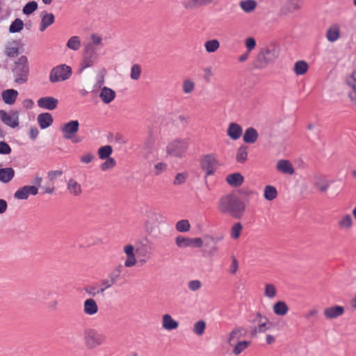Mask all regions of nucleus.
<instances>
[{
	"mask_svg": "<svg viewBox=\"0 0 356 356\" xmlns=\"http://www.w3.org/2000/svg\"><path fill=\"white\" fill-rule=\"evenodd\" d=\"M273 312L276 315L285 316L289 312V307L284 301H278L273 305Z\"/></svg>",
	"mask_w": 356,
	"mask_h": 356,
	"instance_id": "nucleus-37",
	"label": "nucleus"
},
{
	"mask_svg": "<svg viewBox=\"0 0 356 356\" xmlns=\"http://www.w3.org/2000/svg\"><path fill=\"white\" fill-rule=\"evenodd\" d=\"M42 190L44 194H53L56 190L54 183L49 181V182L46 183V184L42 187Z\"/></svg>",
	"mask_w": 356,
	"mask_h": 356,
	"instance_id": "nucleus-60",
	"label": "nucleus"
},
{
	"mask_svg": "<svg viewBox=\"0 0 356 356\" xmlns=\"http://www.w3.org/2000/svg\"><path fill=\"white\" fill-rule=\"evenodd\" d=\"M39 126L44 129L50 127L53 123V117L49 113H43L38 115L37 118Z\"/></svg>",
	"mask_w": 356,
	"mask_h": 356,
	"instance_id": "nucleus-26",
	"label": "nucleus"
},
{
	"mask_svg": "<svg viewBox=\"0 0 356 356\" xmlns=\"http://www.w3.org/2000/svg\"><path fill=\"white\" fill-rule=\"evenodd\" d=\"M248 334V330L243 327H236L229 333L227 338V343L229 346L241 337H245Z\"/></svg>",
	"mask_w": 356,
	"mask_h": 356,
	"instance_id": "nucleus-17",
	"label": "nucleus"
},
{
	"mask_svg": "<svg viewBox=\"0 0 356 356\" xmlns=\"http://www.w3.org/2000/svg\"><path fill=\"white\" fill-rule=\"evenodd\" d=\"M115 284V283H114V282L108 277L101 281L100 289H103L104 293L106 289L111 288Z\"/></svg>",
	"mask_w": 356,
	"mask_h": 356,
	"instance_id": "nucleus-57",
	"label": "nucleus"
},
{
	"mask_svg": "<svg viewBox=\"0 0 356 356\" xmlns=\"http://www.w3.org/2000/svg\"><path fill=\"white\" fill-rule=\"evenodd\" d=\"M162 326L164 330H172L178 327L179 323L170 314H164L162 316Z\"/></svg>",
	"mask_w": 356,
	"mask_h": 356,
	"instance_id": "nucleus-31",
	"label": "nucleus"
},
{
	"mask_svg": "<svg viewBox=\"0 0 356 356\" xmlns=\"http://www.w3.org/2000/svg\"><path fill=\"white\" fill-rule=\"evenodd\" d=\"M278 56V52L275 47H264L259 52L254 66L258 69H263L273 62Z\"/></svg>",
	"mask_w": 356,
	"mask_h": 356,
	"instance_id": "nucleus-4",
	"label": "nucleus"
},
{
	"mask_svg": "<svg viewBox=\"0 0 356 356\" xmlns=\"http://www.w3.org/2000/svg\"><path fill=\"white\" fill-rule=\"evenodd\" d=\"M303 0H285L280 10L282 17L291 16L298 12L302 8Z\"/></svg>",
	"mask_w": 356,
	"mask_h": 356,
	"instance_id": "nucleus-8",
	"label": "nucleus"
},
{
	"mask_svg": "<svg viewBox=\"0 0 356 356\" xmlns=\"http://www.w3.org/2000/svg\"><path fill=\"white\" fill-rule=\"evenodd\" d=\"M344 307L340 305H334L327 307L323 311V314L327 319L332 320L344 314Z\"/></svg>",
	"mask_w": 356,
	"mask_h": 356,
	"instance_id": "nucleus-16",
	"label": "nucleus"
},
{
	"mask_svg": "<svg viewBox=\"0 0 356 356\" xmlns=\"http://www.w3.org/2000/svg\"><path fill=\"white\" fill-rule=\"evenodd\" d=\"M271 327V323L267 318V321L264 320H260L257 323V326L254 327L250 332V336L252 337H256L258 333H264Z\"/></svg>",
	"mask_w": 356,
	"mask_h": 356,
	"instance_id": "nucleus-20",
	"label": "nucleus"
},
{
	"mask_svg": "<svg viewBox=\"0 0 356 356\" xmlns=\"http://www.w3.org/2000/svg\"><path fill=\"white\" fill-rule=\"evenodd\" d=\"M106 161L101 165V169L104 171L111 169L116 165V161L113 158H107Z\"/></svg>",
	"mask_w": 356,
	"mask_h": 356,
	"instance_id": "nucleus-55",
	"label": "nucleus"
},
{
	"mask_svg": "<svg viewBox=\"0 0 356 356\" xmlns=\"http://www.w3.org/2000/svg\"><path fill=\"white\" fill-rule=\"evenodd\" d=\"M140 154L149 163H152L159 159L156 138L152 132H149L143 139V141L140 146Z\"/></svg>",
	"mask_w": 356,
	"mask_h": 356,
	"instance_id": "nucleus-2",
	"label": "nucleus"
},
{
	"mask_svg": "<svg viewBox=\"0 0 356 356\" xmlns=\"http://www.w3.org/2000/svg\"><path fill=\"white\" fill-rule=\"evenodd\" d=\"M141 67L138 64H134L131 67L130 76L133 80H138L140 77Z\"/></svg>",
	"mask_w": 356,
	"mask_h": 356,
	"instance_id": "nucleus-53",
	"label": "nucleus"
},
{
	"mask_svg": "<svg viewBox=\"0 0 356 356\" xmlns=\"http://www.w3.org/2000/svg\"><path fill=\"white\" fill-rule=\"evenodd\" d=\"M175 228L179 232H186L190 230L191 225L188 220H181L176 223Z\"/></svg>",
	"mask_w": 356,
	"mask_h": 356,
	"instance_id": "nucleus-46",
	"label": "nucleus"
},
{
	"mask_svg": "<svg viewBox=\"0 0 356 356\" xmlns=\"http://www.w3.org/2000/svg\"><path fill=\"white\" fill-rule=\"evenodd\" d=\"M20 42L13 41L8 42L6 47V53L9 57H16L19 55Z\"/></svg>",
	"mask_w": 356,
	"mask_h": 356,
	"instance_id": "nucleus-33",
	"label": "nucleus"
},
{
	"mask_svg": "<svg viewBox=\"0 0 356 356\" xmlns=\"http://www.w3.org/2000/svg\"><path fill=\"white\" fill-rule=\"evenodd\" d=\"M188 148L187 139L177 138L170 142L166 146V154L170 156L181 158Z\"/></svg>",
	"mask_w": 356,
	"mask_h": 356,
	"instance_id": "nucleus-5",
	"label": "nucleus"
},
{
	"mask_svg": "<svg viewBox=\"0 0 356 356\" xmlns=\"http://www.w3.org/2000/svg\"><path fill=\"white\" fill-rule=\"evenodd\" d=\"M124 270V266L121 264H118L108 274V277L112 280L114 283H117L122 279V273Z\"/></svg>",
	"mask_w": 356,
	"mask_h": 356,
	"instance_id": "nucleus-36",
	"label": "nucleus"
},
{
	"mask_svg": "<svg viewBox=\"0 0 356 356\" xmlns=\"http://www.w3.org/2000/svg\"><path fill=\"white\" fill-rule=\"evenodd\" d=\"M276 168L278 171L286 175H293L295 172L291 163L288 160L282 159L277 161Z\"/></svg>",
	"mask_w": 356,
	"mask_h": 356,
	"instance_id": "nucleus-22",
	"label": "nucleus"
},
{
	"mask_svg": "<svg viewBox=\"0 0 356 356\" xmlns=\"http://www.w3.org/2000/svg\"><path fill=\"white\" fill-rule=\"evenodd\" d=\"M147 217H148L147 220H149L153 223H154V222L160 223L161 220L162 218V216L160 213H156L155 211H149L148 213Z\"/></svg>",
	"mask_w": 356,
	"mask_h": 356,
	"instance_id": "nucleus-59",
	"label": "nucleus"
},
{
	"mask_svg": "<svg viewBox=\"0 0 356 356\" xmlns=\"http://www.w3.org/2000/svg\"><path fill=\"white\" fill-rule=\"evenodd\" d=\"M99 310L98 305L93 298H88L83 302V312L88 316L95 315Z\"/></svg>",
	"mask_w": 356,
	"mask_h": 356,
	"instance_id": "nucleus-21",
	"label": "nucleus"
},
{
	"mask_svg": "<svg viewBox=\"0 0 356 356\" xmlns=\"http://www.w3.org/2000/svg\"><path fill=\"white\" fill-rule=\"evenodd\" d=\"M309 68L307 62L304 60H298L294 65V72L297 75H303L306 74Z\"/></svg>",
	"mask_w": 356,
	"mask_h": 356,
	"instance_id": "nucleus-40",
	"label": "nucleus"
},
{
	"mask_svg": "<svg viewBox=\"0 0 356 356\" xmlns=\"http://www.w3.org/2000/svg\"><path fill=\"white\" fill-rule=\"evenodd\" d=\"M63 175V171L62 170H50L47 173V177L49 179V181L51 182L54 183V180L60 176Z\"/></svg>",
	"mask_w": 356,
	"mask_h": 356,
	"instance_id": "nucleus-62",
	"label": "nucleus"
},
{
	"mask_svg": "<svg viewBox=\"0 0 356 356\" xmlns=\"http://www.w3.org/2000/svg\"><path fill=\"white\" fill-rule=\"evenodd\" d=\"M99 97L104 104H109L115 97V92L105 86L102 89Z\"/></svg>",
	"mask_w": 356,
	"mask_h": 356,
	"instance_id": "nucleus-32",
	"label": "nucleus"
},
{
	"mask_svg": "<svg viewBox=\"0 0 356 356\" xmlns=\"http://www.w3.org/2000/svg\"><path fill=\"white\" fill-rule=\"evenodd\" d=\"M195 88L194 83L191 80H186L183 83V91L186 93H191Z\"/></svg>",
	"mask_w": 356,
	"mask_h": 356,
	"instance_id": "nucleus-61",
	"label": "nucleus"
},
{
	"mask_svg": "<svg viewBox=\"0 0 356 356\" xmlns=\"http://www.w3.org/2000/svg\"><path fill=\"white\" fill-rule=\"evenodd\" d=\"M38 188L36 186H24V200L27 199L29 195H36Z\"/></svg>",
	"mask_w": 356,
	"mask_h": 356,
	"instance_id": "nucleus-49",
	"label": "nucleus"
},
{
	"mask_svg": "<svg viewBox=\"0 0 356 356\" xmlns=\"http://www.w3.org/2000/svg\"><path fill=\"white\" fill-rule=\"evenodd\" d=\"M176 245L181 248L187 247L200 248L203 245V240L201 238H188L178 236L175 238Z\"/></svg>",
	"mask_w": 356,
	"mask_h": 356,
	"instance_id": "nucleus-11",
	"label": "nucleus"
},
{
	"mask_svg": "<svg viewBox=\"0 0 356 356\" xmlns=\"http://www.w3.org/2000/svg\"><path fill=\"white\" fill-rule=\"evenodd\" d=\"M243 229V226L241 222H236L234 224V225L232 227L231 229V236L234 239H237L239 238L241 235V232Z\"/></svg>",
	"mask_w": 356,
	"mask_h": 356,
	"instance_id": "nucleus-48",
	"label": "nucleus"
},
{
	"mask_svg": "<svg viewBox=\"0 0 356 356\" xmlns=\"http://www.w3.org/2000/svg\"><path fill=\"white\" fill-rule=\"evenodd\" d=\"M97 47H92L90 44H86L83 53L81 61L82 68H88L93 65L97 58Z\"/></svg>",
	"mask_w": 356,
	"mask_h": 356,
	"instance_id": "nucleus-10",
	"label": "nucleus"
},
{
	"mask_svg": "<svg viewBox=\"0 0 356 356\" xmlns=\"http://www.w3.org/2000/svg\"><path fill=\"white\" fill-rule=\"evenodd\" d=\"M340 38V28L339 24H334L330 26L326 32V38L330 42L337 41Z\"/></svg>",
	"mask_w": 356,
	"mask_h": 356,
	"instance_id": "nucleus-25",
	"label": "nucleus"
},
{
	"mask_svg": "<svg viewBox=\"0 0 356 356\" xmlns=\"http://www.w3.org/2000/svg\"><path fill=\"white\" fill-rule=\"evenodd\" d=\"M41 22L40 24V31L43 32L45 29L51 25L55 21V17L52 13L42 12L41 14Z\"/></svg>",
	"mask_w": 356,
	"mask_h": 356,
	"instance_id": "nucleus-24",
	"label": "nucleus"
},
{
	"mask_svg": "<svg viewBox=\"0 0 356 356\" xmlns=\"http://www.w3.org/2000/svg\"><path fill=\"white\" fill-rule=\"evenodd\" d=\"M188 177V173L186 172H180L177 173L175 176V178L173 181L174 185H181L184 184Z\"/></svg>",
	"mask_w": 356,
	"mask_h": 356,
	"instance_id": "nucleus-56",
	"label": "nucleus"
},
{
	"mask_svg": "<svg viewBox=\"0 0 356 356\" xmlns=\"http://www.w3.org/2000/svg\"><path fill=\"white\" fill-rule=\"evenodd\" d=\"M38 8L36 1H30L24 6V14L30 15Z\"/></svg>",
	"mask_w": 356,
	"mask_h": 356,
	"instance_id": "nucleus-54",
	"label": "nucleus"
},
{
	"mask_svg": "<svg viewBox=\"0 0 356 356\" xmlns=\"http://www.w3.org/2000/svg\"><path fill=\"white\" fill-rule=\"evenodd\" d=\"M330 181L327 179L325 177L321 176L316 178L314 186L321 193H325L330 187Z\"/></svg>",
	"mask_w": 356,
	"mask_h": 356,
	"instance_id": "nucleus-30",
	"label": "nucleus"
},
{
	"mask_svg": "<svg viewBox=\"0 0 356 356\" xmlns=\"http://www.w3.org/2000/svg\"><path fill=\"white\" fill-rule=\"evenodd\" d=\"M22 29V20L17 18L10 26L9 31L10 33H17Z\"/></svg>",
	"mask_w": 356,
	"mask_h": 356,
	"instance_id": "nucleus-52",
	"label": "nucleus"
},
{
	"mask_svg": "<svg viewBox=\"0 0 356 356\" xmlns=\"http://www.w3.org/2000/svg\"><path fill=\"white\" fill-rule=\"evenodd\" d=\"M223 239V236H213L210 235L204 236L203 243L207 250V253L212 256L218 251L217 243Z\"/></svg>",
	"mask_w": 356,
	"mask_h": 356,
	"instance_id": "nucleus-12",
	"label": "nucleus"
},
{
	"mask_svg": "<svg viewBox=\"0 0 356 356\" xmlns=\"http://www.w3.org/2000/svg\"><path fill=\"white\" fill-rule=\"evenodd\" d=\"M250 344V341H238L233 349V353L235 355L241 354L244 350H245Z\"/></svg>",
	"mask_w": 356,
	"mask_h": 356,
	"instance_id": "nucleus-45",
	"label": "nucleus"
},
{
	"mask_svg": "<svg viewBox=\"0 0 356 356\" xmlns=\"http://www.w3.org/2000/svg\"><path fill=\"white\" fill-rule=\"evenodd\" d=\"M226 181L233 187H238L243 183L244 177L241 173L235 172L227 175Z\"/></svg>",
	"mask_w": 356,
	"mask_h": 356,
	"instance_id": "nucleus-29",
	"label": "nucleus"
},
{
	"mask_svg": "<svg viewBox=\"0 0 356 356\" xmlns=\"http://www.w3.org/2000/svg\"><path fill=\"white\" fill-rule=\"evenodd\" d=\"M79 122L78 120H71L67 123L63 124L60 127V131L63 134V137L66 140H71L74 143L81 142V138L76 137V134L79 131Z\"/></svg>",
	"mask_w": 356,
	"mask_h": 356,
	"instance_id": "nucleus-7",
	"label": "nucleus"
},
{
	"mask_svg": "<svg viewBox=\"0 0 356 356\" xmlns=\"http://www.w3.org/2000/svg\"><path fill=\"white\" fill-rule=\"evenodd\" d=\"M0 120L12 128H15L19 125V115L17 112L11 111L8 113L3 110H0Z\"/></svg>",
	"mask_w": 356,
	"mask_h": 356,
	"instance_id": "nucleus-13",
	"label": "nucleus"
},
{
	"mask_svg": "<svg viewBox=\"0 0 356 356\" xmlns=\"http://www.w3.org/2000/svg\"><path fill=\"white\" fill-rule=\"evenodd\" d=\"M264 197L268 201L275 200L277 196V191L275 187L267 185L264 188Z\"/></svg>",
	"mask_w": 356,
	"mask_h": 356,
	"instance_id": "nucleus-41",
	"label": "nucleus"
},
{
	"mask_svg": "<svg viewBox=\"0 0 356 356\" xmlns=\"http://www.w3.org/2000/svg\"><path fill=\"white\" fill-rule=\"evenodd\" d=\"M81 46V39L79 36L71 37L67 42L66 47L73 51H77Z\"/></svg>",
	"mask_w": 356,
	"mask_h": 356,
	"instance_id": "nucleus-39",
	"label": "nucleus"
},
{
	"mask_svg": "<svg viewBox=\"0 0 356 356\" xmlns=\"http://www.w3.org/2000/svg\"><path fill=\"white\" fill-rule=\"evenodd\" d=\"M347 86L351 89L348 92V97L352 104L356 106V70L346 78Z\"/></svg>",
	"mask_w": 356,
	"mask_h": 356,
	"instance_id": "nucleus-14",
	"label": "nucleus"
},
{
	"mask_svg": "<svg viewBox=\"0 0 356 356\" xmlns=\"http://www.w3.org/2000/svg\"><path fill=\"white\" fill-rule=\"evenodd\" d=\"M58 100L53 97H44L38 100V106L44 109L52 111L57 108Z\"/></svg>",
	"mask_w": 356,
	"mask_h": 356,
	"instance_id": "nucleus-15",
	"label": "nucleus"
},
{
	"mask_svg": "<svg viewBox=\"0 0 356 356\" xmlns=\"http://www.w3.org/2000/svg\"><path fill=\"white\" fill-rule=\"evenodd\" d=\"M217 209L222 215L241 219L246 211V204L234 193L222 195L218 200Z\"/></svg>",
	"mask_w": 356,
	"mask_h": 356,
	"instance_id": "nucleus-1",
	"label": "nucleus"
},
{
	"mask_svg": "<svg viewBox=\"0 0 356 356\" xmlns=\"http://www.w3.org/2000/svg\"><path fill=\"white\" fill-rule=\"evenodd\" d=\"M243 129L236 122H231L227 128V134L232 140H238L242 135Z\"/></svg>",
	"mask_w": 356,
	"mask_h": 356,
	"instance_id": "nucleus-19",
	"label": "nucleus"
},
{
	"mask_svg": "<svg viewBox=\"0 0 356 356\" xmlns=\"http://www.w3.org/2000/svg\"><path fill=\"white\" fill-rule=\"evenodd\" d=\"M338 225L341 229H350L353 225V219L349 214H346L341 217L339 220Z\"/></svg>",
	"mask_w": 356,
	"mask_h": 356,
	"instance_id": "nucleus-43",
	"label": "nucleus"
},
{
	"mask_svg": "<svg viewBox=\"0 0 356 356\" xmlns=\"http://www.w3.org/2000/svg\"><path fill=\"white\" fill-rule=\"evenodd\" d=\"M277 294L275 286L272 284H266L265 286L264 295L269 298H273Z\"/></svg>",
	"mask_w": 356,
	"mask_h": 356,
	"instance_id": "nucleus-50",
	"label": "nucleus"
},
{
	"mask_svg": "<svg viewBox=\"0 0 356 356\" xmlns=\"http://www.w3.org/2000/svg\"><path fill=\"white\" fill-rule=\"evenodd\" d=\"M239 6L245 13H250L256 9L257 2L255 0H243L239 2Z\"/></svg>",
	"mask_w": 356,
	"mask_h": 356,
	"instance_id": "nucleus-35",
	"label": "nucleus"
},
{
	"mask_svg": "<svg viewBox=\"0 0 356 356\" xmlns=\"http://www.w3.org/2000/svg\"><path fill=\"white\" fill-rule=\"evenodd\" d=\"M72 73V68L70 66L65 64L58 65L51 70L49 81L52 83L64 81L71 76Z\"/></svg>",
	"mask_w": 356,
	"mask_h": 356,
	"instance_id": "nucleus-6",
	"label": "nucleus"
},
{
	"mask_svg": "<svg viewBox=\"0 0 356 356\" xmlns=\"http://www.w3.org/2000/svg\"><path fill=\"white\" fill-rule=\"evenodd\" d=\"M10 152H11V148L8 145V144L4 141H1L0 142V154H8Z\"/></svg>",
	"mask_w": 356,
	"mask_h": 356,
	"instance_id": "nucleus-64",
	"label": "nucleus"
},
{
	"mask_svg": "<svg viewBox=\"0 0 356 356\" xmlns=\"http://www.w3.org/2000/svg\"><path fill=\"white\" fill-rule=\"evenodd\" d=\"M259 138L257 131L253 127H248L243 134V140L245 143L253 144Z\"/></svg>",
	"mask_w": 356,
	"mask_h": 356,
	"instance_id": "nucleus-28",
	"label": "nucleus"
},
{
	"mask_svg": "<svg viewBox=\"0 0 356 356\" xmlns=\"http://www.w3.org/2000/svg\"><path fill=\"white\" fill-rule=\"evenodd\" d=\"M113 152V148L111 145H105L101 147L98 149V155L99 159H106L107 158H110V155Z\"/></svg>",
	"mask_w": 356,
	"mask_h": 356,
	"instance_id": "nucleus-44",
	"label": "nucleus"
},
{
	"mask_svg": "<svg viewBox=\"0 0 356 356\" xmlns=\"http://www.w3.org/2000/svg\"><path fill=\"white\" fill-rule=\"evenodd\" d=\"M248 147L245 145H241L237 149L236 160L238 163H243L248 159Z\"/></svg>",
	"mask_w": 356,
	"mask_h": 356,
	"instance_id": "nucleus-38",
	"label": "nucleus"
},
{
	"mask_svg": "<svg viewBox=\"0 0 356 356\" xmlns=\"http://www.w3.org/2000/svg\"><path fill=\"white\" fill-rule=\"evenodd\" d=\"M200 165L202 170L205 172L206 176L207 177L213 175L220 164L214 155L207 154L202 158L200 161Z\"/></svg>",
	"mask_w": 356,
	"mask_h": 356,
	"instance_id": "nucleus-9",
	"label": "nucleus"
},
{
	"mask_svg": "<svg viewBox=\"0 0 356 356\" xmlns=\"http://www.w3.org/2000/svg\"><path fill=\"white\" fill-rule=\"evenodd\" d=\"M167 168L168 165L165 163L159 162L154 165L153 172L154 175L159 176L163 172H165L167 170Z\"/></svg>",
	"mask_w": 356,
	"mask_h": 356,
	"instance_id": "nucleus-51",
	"label": "nucleus"
},
{
	"mask_svg": "<svg viewBox=\"0 0 356 356\" xmlns=\"http://www.w3.org/2000/svg\"><path fill=\"white\" fill-rule=\"evenodd\" d=\"M67 190L73 196L77 197L82 193L81 184L73 178H70L67 182Z\"/></svg>",
	"mask_w": 356,
	"mask_h": 356,
	"instance_id": "nucleus-23",
	"label": "nucleus"
},
{
	"mask_svg": "<svg viewBox=\"0 0 356 356\" xmlns=\"http://www.w3.org/2000/svg\"><path fill=\"white\" fill-rule=\"evenodd\" d=\"M206 328V323L203 320H200L194 324L193 332L197 335L201 336L204 334Z\"/></svg>",
	"mask_w": 356,
	"mask_h": 356,
	"instance_id": "nucleus-47",
	"label": "nucleus"
},
{
	"mask_svg": "<svg viewBox=\"0 0 356 356\" xmlns=\"http://www.w3.org/2000/svg\"><path fill=\"white\" fill-rule=\"evenodd\" d=\"M156 228L157 227L154 226L153 222H152L149 220H147L145 223V232L148 234H153L155 232Z\"/></svg>",
	"mask_w": 356,
	"mask_h": 356,
	"instance_id": "nucleus-63",
	"label": "nucleus"
},
{
	"mask_svg": "<svg viewBox=\"0 0 356 356\" xmlns=\"http://www.w3.org/2000/svg\"><path fill=\"white\" fill-rule=\"evenodd\" d=\"M83 339L86 347L88 350H93L105 342L106 336L95 328L87 327L83 330Z\"/></svg>",
	"mask_w": 356,
	"mask_h": 356,
	"instance_id": "nucleus-3",
	"label": "nucleus"
},
{
	"mask_svg": "<svg viewBox=\"0 0 356 356\" xmlns=\"http://www.w3.org/2000/svg\"><path fill=\"white\" fill-rule=\"evenodd\" d=\"M220 0H184L183 6L187 10H192L197 6H206L211 3H216Z\"/></svg>",
	"mask_w": 356,
	"mask_h": 356,
	"instance_id": "nucleus-18",
	"label": "nucleus"
},
{
	"mask_svg": "<svg viewBox=\"0 0 356 356\" xmlns=\"http://www.w3.org/2000/svg\"><path fill=\"white\" fill-rule=\"evenodd\" d=\"M204 47L207 52L213 53L219 49L220 42L216 39L209 40L205 42Z\"/></svg>",
	"mask_w": 356,
	"mask_h": 356,
	"instance_id": "nucleus-42",
	"label": "nucleus"
},
{
	"mask_svg": "<svg viewBox=\"0 0 356 356\" xmlns=\"http://www.w3.org/2000/svg\"><path fill=\"white\" fill-rule=\"evenodd\" d=\"M17 95V91L14 89H8L1 92L3 101L8 105H12L15 103Z\"/></svg>",
	"mask_w": 356,
	"mask_h": 356,
	"instance_id": "nucleus-27",
	"label": "nucleus"
},
{
	"mask_svg": "<svg viewBox=\"0 0 356 356\" xmlns=\"http://www.w3.org/2000/svg\"><path fill=\"white\" fill-rule=\"evenodd\" d=\"M15 176V171L12 168L0 169V181L7 184L10 182Z\"/></svg>",
	"mask_w": 356,
	"mask_h": 356,
	"instance_id": "nucleus-34",
	"label": "nucleus"
},
{
	"mask_svg": "<svg viewBox=\"0 0 356 356\" xmlns=\"http://www.w3.org/2000/svg\"><path fill=\"white\" fill-rule=\"evenodd\" d=\"M90 38L91 42L87 43L86 44H90L92 47H97V46L102 44V39L99 35L92 33L90 36Z\"/></svg>",
	"mask_w": 356,
	"mask_h": 356,
	"instance_id": "nucleus-58",
	"label": "nucleus"
}]
</instances>
